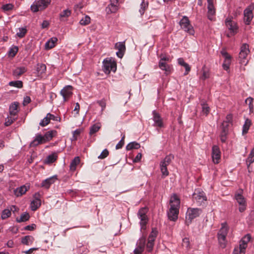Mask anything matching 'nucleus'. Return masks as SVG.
<instances>
[{"instance_id":"obj_1","label":"nucleus","mask_w":254,"mask_h":254,"mask_svg":"<svg viewBox=\"0 0 254 254\" xmlns=\"http://www.w3.org/2000/svg\"><path fill=\"white\" fill-rule=\"evenodd\" d=\"M170 208L167 212L168 218L172 221H176L178 218L180 201L178 196L174 194L170 200Z\"/></svg>"},{"instance_id":"obj_2","label":"nucleus","mask_w":254,"mask_h":254,"mask_svg":"<svg viewBox=\"0 0 254 254\" xmlns=\"http://www.w3.org/2000/svg\"><path fill=\"white\" fill-rule=\"evenodd\" d=\"M51 0H35L30 6L33 12H37L45 9L51 3Z\"/></svg>"},{"instance_id":"obj_3","label":"nucleus","mask_w":254,"mask_h":254,"mask_svg":"<svg viewBox=\"0 0 254 254\" xmlns=\"http://www.w3.org/2000/svg\"><path fill=\"white\" fill-rule=\"evenodd\" d=\"M202 213V210L197 208H189L186 216V224L189 226L192 220L198 217Z\"/></svg>"},{"instance_id":"obj_4","label":"nucleus","mask_w":254,"mask_h":254,"mask_svg":"<svg viewBox=\"0 0 254 254\" xmlns=\"http://www.w3.org/2000/svg\"><path fill=\"white\" fill-rule=\"evenodd\" d=\"M228 227L226 223H222L221 228L219 231L217 236L219 245L222 248H224L226 246V237L227 235Z\"/></svg>"},{"instance_id":"obj_5","label":"nucleus","mask_w":254,"mask_h":254,"mask_svg":"<svg viewBox=\"0 0 254 254\" xmlns=\"http://www.w3.org/2000/svg\"><path fill=\"white\" fill-rule=\"evenodd\" d=\"M250 53L249 46L247 44H243L241 47V50L239 53V60L241 64L246 65L248 62L247 56Z\"/></svg>"},{"instance_id":"obj_6","label":"nucleus","mask_w":254,"mask_h":254,"mask_svg":"<svg viewBox=\"0 0 254 254\" xmlns=\"http://www.w3.org/2000/svg\"><path fill=\"white\" fill-rule=\"evenodd\" d=\"M192 198L195 201L198 205H202L205 204L207 200V197L205 193L199 190H195L192 194Z\"/></svg>"},{"instance_id":"obj_7","label":"nucleus","mask_w":254,"mask_h":254,"mask_svg":"<svg viewBox=\"0 0 254 254\" xmlns=\"http://www.w3.org/2000/svg\"><path fill=\"white\" fill-rule=\"evenodd\" d=\"M179 24L181 28L184 29L185 31L190 35H194V30L190 24V21L188 17L184 16L182 19L180 20Z\"/></svg>"},{"instance_id":"obj_8","label":"nucleus","mask_w":254,"mask_h":254,"mask_svg":"<svg viewBox=\"0 0 254 254\" xmlns=\"http://www.w3.org/2000/svg\"><path fill=\"white\" fill-rule=\"evenodd\" d=\"M116 63L112 60H104L103 62V70L106 74H109L111 71L116 70Z\"/></svg>"},{"instance_id":"obj_9","label":"nucleus","mask_w":254,"mask_h":254,"mask_svg":"<svg viewBox=\"0 0 254 254\" xmlns=\"http://www.w3.org/2000/svg\"><path fill=\"white\" fill-rule=\"evenodd\" d=\"M251 236L250 234L245 235L240 241L238 249L239 254H245L246 249L248 247V243L250 242Z\"/></svg>"},{"instance_id":"obj_10","label":"nucleus","mask_w":254,"mask_h":254,"mask_svg":"<svg viewBox=\"0 0 254 254\" xmlns=\"http://www.w3.org/2000/svg\"><path fill=\"white\" fill-rule=\"evenodd\" d=\"M147 211V208L142 207L138 212V217L140 219V224L141 226V229H144V227L145 226L148 222V219L146 215Z\"/></svg>"},{"instance_id":"obj_11","label":"nucleus","mask_w":254,"mask_h":254,"mask_svg":"<svg viewBox=\"0 0 254 254\" xmlns=\"http://www.w3.org/2000/svg\"><path fill=\"white\" fill-rule=\"evenodd\" d=\"M42 194L39 192H36L34 195V199L31 201L30 207L32 211L36 210L41 205V200Z\"/></svg>"},{"instance_id":"obj_12","label":"nucleus","mask_w":254,"mask_h":254,"mask_svg":"<svg viewBox=\"0 0 254 254\" xmlns=\"http://www.w3.org/2000/svg\"><path fill=\"white\" fill-rule=\"evenodd\" d=\"M237 203L239 204V210L240 212H244L246 209L247 203L245 197L240 193H237L235 196Z\"/></svg>"},{"instance_id":"obj_13","label":"nucleus","mask_w":254,"mask_h":254,"mask_svg":"<svg viewBox=\"0 0 254 254\" xmlns=\"http://www.w3.org/2000/svg\"><path fill=\"white\" fill-rule=\"evenodd\" d=\"M253 7L251 5L249 6L244 11V21L247 25H249L254 17Z\"/></svg>"},{"instance_id":"obj_14","label":"nucleus","mask_w":254,"mask_h":254,"mask_svg":"<svg viewBox=\"0 0 254 254\" xmlns=\"http://www.w3.org/2000/svg\"><path fill=\"white\" fill-rule=\"evenodd\" d=\"M225 23L227 27L233 35L237 33L238 26L234 21L231 19L227 18L225 21Z\"/></svg>"},{"instance_id":"obj_15","label":"nucleus","mask_w":254,"mask_h":254,"mask_svg":"<svg viewBox=\"0 0 254 254\" xmlns=\"http://www.w3.org/2000/svg\"><path fill=\"white\" fill-rule=\"evenodd\" d=\"M229 124L227 121H224L221 124L222 131L220 134L221 141L225 142L227 139V134L228 131Z\"/></svg>"},{"instance_id":"obj_16","label":"nucleus","mask_w":254,"mask_h":254,"mask_svg":"<svg viewBox=\"0 0 254 254\" xmlns=\"http://www.w3.org/2000/svg\"><path fill=\"white\" fill-rule=\"evenodd\" d=\"M72 87L70 85L64 87L61 91V94L63 97L64 101H66L72 94Z\"/></svg>"},{"instance_id":"obj_17","label":"nucleus","mask_w":254,"mask_h":254,"mask_svg":"<svg viewBox=\"0 0 254 254\" xmlns=\"http://www.w3.org/2000/svg\"><path fill=\"white\" fill-rule=\"evenodd\" d=\"M212 157L214 163L217 164L219 163L220 159V151L219 147L216 145L212 147Z\"/></svg>"},{"instance_id":"obj_18","label":"nucleus","mask_w":254,"mask_h":254,"mask_svg":"<svg viewBox=\"0 0 254 254\" xmlns=\"http://www.w3.org/2000/svg\"><path fill=\"white\" fill-rule=\"evenodd\" d=\"M207 1L208 3V18L212 20L213 16L215 14V9L213 5V0H207Z\"/></svg>"},{"instance_id":"obj_19","label":"nucleus","mask_w":254,"mask_h":254,"mask_svg":"<svg viewBox=\"0 0 254 254\" xmlns=\"http://www.w3.org/2000/svg\"><path fill=\"white\" fill-rule=\"evenodd\" d=\"M152 113L153 115V120L154 122L153 126L154 127H163V123L159 114L156 113L155 111H153Z\"/></svg>"},{"instance_id":"obj_20","label":"nucleus","mask_w":254,"mask_h":254,"mask_svg":"<svg viewBox=\"0 0 254 254\" xmlns=\"http://www.w3.org/2000/svg\"><path fill=\"white\" fill-rule=\"evenodd\" d=\"M56 179V176H53L47 178L42 181L41 186L42 187L48 189L52 184L54 183Z\"/></svg>"},{"instance_id":"obj_21","label":"nucleus","mask_w":254,"mask_h":254,"mask_svg":"<svg viewBox=\"0 0 254 254\" xmlns=\"http://www.w3.org/2000/svg\"><path fill=\"white\" fill-rule=\"evenodd\" d=\"M118 0H111V3L106 8L107 13H114L118 10Z\"/></svg>"},{"instance_id":"obj_22","label":"nucleus","mask_w":254,"mask_h":254,"mask_svg":"<svg viewBox=\"0 0 254 254\" xmlns=\"http://www.w3.org/2000/svg\"><path fill=\"white\" fill-rule=\"evenodd\" d=\"M174 158L173 154H170L167 155L160 163V167L167 168V166L171 163Z\"/></svg>"},{"instance_id":"obj_23","label":"nucleus","mask_w":254,"mask_h":254,"mask_svg":"<svg viewBox=\"0 0 254 254\" xmlns=\"http://www.w3.org/2000/svg\"><path fill=\"white\" fill-rule=\"evenodd\" d=\"M43 135L40 134L36 135L34 139L30 143V146L32 147L36 146L40 144L45 143Z\"/></svg>"},{"instance_id":"obj_24","label":"nucleus","mask_w":254,"mask_h":254,"mask_svg":"<svg viewBox=\"0 0 254 254\" xmlns=\"http://www.w3.org/2000/svg\"><path fill=\"white\" fill-rule=\"evenodd\" d=\"M159 67L162 70H165L166 74H168L171 71V67L163 60H160Z\"/></svg>"},{"instance_id":"obj_25","label":"nucleus","mask_w":254,"mask_h":254,"mask_svg":"<svg viewBox=\"0 0 254 254\" xmlns=\"http://www.w3.org/2000/svg\"><path fill=\"white\" fill-rule=\"evenodd\" d=\"M58 41V39L56 37H52L50 38L46 43L45 45V49L49 50L53 48L55 46V44Z\"/></svg>"},{"instance_id":"obj_26","label":"nucleus","mask_w":254,"mask_h":254,"mask_svg":"<svg viewBox=\"0 0 254 254\" xmlns=\"http://www.w3.org/2000/svg\"><path fill=\"white\" fill-rule=\"evenodd\" d=\"M27 69L24 66L17 67L13 70V75L15 76H19L26 72Z\"/></svg>"},{"instance_id":"obj_27","label":"nucleus","mask_w":254,"mask_h":254,"mask_svg":"<svg viewBox=\"0 0 254 254\" xmlns=\"http://www.w3.org/2000/svg\"><path fill=\"white\" fill-rule=\"evenodd\" d=\"M56 133V131L55 130H50L46 132L44 135H43V137L45 142H47L50 140H51L55 134Z\"/></svg>"},{"instance_id":"obj_28","label":"nucleus","mask_w":254,"mask_h":254,"mask_svg":"<svg viewBox=\"0 0 254 254\" xmlns=\"http://www.w3.org/2000/svg\"><path fill=\"white\" fill-rule=\"evenodd\" d=\"M46 71V66L43 64H38L36 66V71L38 76H41Z\"/></svg>"},{"instance_id":"obj_29","label":"nucleus","mask_w":254,"mask_h":254,"mask_svg":"<svg viewBox=\"0 0 254 254\" xmlns=\"http://www.w3.org/2000/svg\"><path fill=\"white\" fill-rule=\"evenodd\" d=\"M34 240V238L32 236H26L21 239V243L25 245H31Z\"/></svg>"},{"instance_id":"obj_30","label":"nucleus","mask_w":254,"mask_h":254,"mask_svg":"<svg viewBox=\"0 0 254 254\" xmlns=\"http://www.w3.org/2000/svg\"><path fill=\"white\" fill-rule=\"evenodd\" d=\"M146 243V238L145 237L142 236L138 241L136 244V248L140 251H144L145 245Z\"/></svg>"},{"instance_id":"obj_31","label":"nucleus","mask_w":254,"mask_h":254,"mask_svg":"<svg viewBox=\"0 0 254 254\" xmlns=\"http://www.w3.org/2000/svg\"><path fill=\"white\" fill-rule=\"evenodd\" d=\"M80 163L79 157H75L71 162L70 164V170L72 171L75 170L77 165Z\"/></svg>"},{"instance_id":"obj_32","label":"nucleus","mask_w":254,"mask_h":254,"mask_svg":"<svg viewBox=\"0 0 254 254\" xmlns=\"http://www.w3.org/2000/svg\"><path fill=\"white\" fill-rule=\"evenodd\" d=\"M18 103H14L12 104L9 107V113L11 116H14L16 115L17 112Z\"/></svg>"},{"instance_id":"obj_33","label":"nucleus","mask_w":254,"mask_h":254,"mask_svg":"<svg viewBox=\"0 0 254 254\" xmlns=\"http://www.w3.org/2000/svg\"><path fill=\"white\" fill-rule=\"evenodd\" d=\"M254 162V148L252 149L250 153L249 154L246 163L248 167H249L251 164Z\"/></svg>"},{"instance_id":"obj_34","label":"nucleus","mask_w":254,"mask_h":254,"mask_svg":"<svg viewBox=\"0 0 254 254\" xmlns=\"http://www.w3.org/2000/svg\"><path fill=\"white\" fill-rule=\"evenodd\" d=\"M251 121L250 119H247L245 120V124L243 127V134H245L248 132L249 128L251 125Z\"/></svg>"},{"instance_id":"obj_35","label":"nucleus","mask_w":254,"mask_h":254,"mask_svg":"<svg viewBox=\"0 0 254 254\" xmlns=\"http://www.w3.org/2000/svg\"><path fill=\"white\" fill-rule=\"evenodd\" d=\"M58 156L55 153H53L52 154H50L48 155L45 161V162L47 164H50L54 162L57 159Z\"/></svg>"},{"instance_id":"obj_36","label":"nucleus","mask_w":254,"mask_h":254,"mask_svg":"<svg viewBox=\"0 0 254 254\" xmlns=\"http://www.w3.org/2000/svg\"><path fill=\"white\" fill-rule=\"evenodd\" d=\"M140 145L138 143H137L135 141H133V142H130L126 146V149L127 150H130L133 149H138L139 148H140Z\"/></svg>"},{"instance_id":"obj_37","label":"nucleus","mask_w":254,"mask_h":254,"mask_svg":"<svg viewBox=\"0 0 254 254\" xmlns=\"http://www.w3.org/2000/svg\"><path fill=\"white\" fill-rule=\"evenodd\" d=\"M140 7L139 9V11L141 14V15H142L144 13L145 11L146 10V9L148 7V2L147 1H145L144 0H142L141 3L140 4Z\"/></svg>"},{"instance_id":"obj_38","label":"nucleus","mask_w":254,"mask_h":254,"mask_svg":"<svg viewBox=\"0 0 254 254\" xmlns=\"http://www.w3.org/2000/svg\"><path fill=\"white\" fill-rule=\"evenodd\" d=\"M30 216L29 213L27 212H25L21 214L20 218H17L16 220L17 222L20 223L28 220Z\"/></svg>"},{"instance_id":"obj_39","label":"nucleus","mask_w":254,"mask_h":254,"mask_svg":"<svg viewBox=\"0 0 254 254\" xmlns=\"http://www.w3.org/2000/svg\"><path fill=\"white\" fill-rule=\"evenodd\" d=\"M101 124L100 123H97L92 126L90 128V134H93L97 132L101 128Z\"/></svg>"},{"instance_id":"obj_40","label":"nucleus","mask_w":254,"mask_h":254,"mask_svg":"<svg viewBox=\"0 0 254 254\" xmlns=\"http://www.w3.org/2000/svg\"><path fill=\"white\" fill-rule=\"evenodd\" d=\"M11 215V213L10 212V210L6 208L4 209L1 212V218L2 220H5L10 217Z\"/></svg>"},{"instance_id":"obj_41","label":"nucleus","mask_w":254,"mask_h":254,"mask_svg":"<svg viewBox=\"0 0 254 254\" xmlns=\"http://www.w3.org/2000/svg\"><path fill=\"white\" fill-rule=\"evenodd\" d=\"M201 106L202 107V111H201L202 114L207 116L210 111V108H209V106L205 102L201 103Z\"/></svg>"},{"instance_id":"obj_42","label":"nucleus","mask_w":254,"mask_h":254,"mask_svg":"<svg viewBox=\"0 0 254 254\" xmlns=\"http://www.w3.org/2000/svg\"><path fill=\"white\" fill-rule=\"evenodd\" d=\"M9 85L11 86L21 88L23 87V82L20 80L12 81L9 82Z\"/></svg>"},{"instance_id":"obj_43","label":"nucleus","mask_w":254,"mask_h":254,"mask_svg":"<svg viewBox=\"0 0 254 254\" xmlns=\"http://www.w3.org/2000/svg\"><path fill=\"white\" fill-rule=\"evenodd\" d=\"M90 17L88 15H85L79 21L80 25L85 26L89 24L90 23Z\"/></svg>"},{"instance_id":"obj_44","label":"nucleus","mask_w":254,"mask_h":254,"mask_svg":"<svg viewBox=\"0 0 254 254\" xmlns=\"http://www.w3.org/2000/svg\"><path fill=\"white\" fill-rule=\"evenodd\" d=\"M115 48L120 51H125L126 46L125 42H118L115 45Z\"/></svg>"},{"instance_id":"obj_45","label":"nucleus","mask_w":254,"mask_h":254,"mask_svg":"<svg viewBox=\"0 0 254 254\" xmlns=\"http://www.w3.org/2000/svg\"><path fill=\"white\" fill-rule=\"evenodd\" d=\"M27 190V187L25 186H22L16 190L17 195H22L24 194Z\"/></svg>"},{"instance_id":"obj_46","label":"nucleus","mask_w":254,"mask_h":254,"mask_svg":"<svg viewBox=\"0 0 254 254\" xmlns=\"http://www.w3.org/2000/svg\"><path fill=\"white\" fill-rule=\"evenodd\" d=\"M18 30L19 31L17 32L16 35L20 38H23L27 33V29L25 27L19 28Z\"/></svg>"},{"instance_id":"obj_47","label":"nucleus","mask_w":254,"mask_h":254,"mask_svg":"<svg viewBox=\"0 0 254 254\" xmlns=\"http://www.w3.org/2000/svg\"><path fill=\"white\" fill-rule=\"evenodd\" d=\"M154 241H155L153 240L152 239H148V242L146 244V248L148 252H150L152 251L154 245Z\"/></svg>"},{"instance_id":"obj_48","label":"nucleus","mask_w":254,"mask_h":254,"mask_svg":"<svg viewBox=\"0 0 254 254\" xmlns=\"http://www.w3.org/2000/svg\"><path fill=\"white\" fill-rule=\"evenodd\" d=\"M48 115L49 113L47 114L46 117H45L39 123V125L41 127H45L49 124L50 121Z\"/></svg>"},{"instance_id":"obj_49","label":"nucleus","mask_w":254,"mask_h":254,"mask_svg":"<svg viewBox=\"0 0 254 254\" xmlns=\"http://www.w3.org/2000/svg\"><path fill=\"white\" fill-rule=\"evenodd\" d=\"M158 232L155 228H153L152 230V231L151 233L150 234L148 239H152L153 240L155 241V239L157 237Z\"/></svg>"},{"instance_id":"obj_50","label":"nucleus","mask_w":254,"mask_h":254,"mask_svg":"<svg viewBox=\"0 0 254 254\" xmlns=\"http://www.w3.org/2000/svg\"><path fill=\"white\" fill-rule=\"evenodd\" d=\"M231 59H225L223 64V67L224 70H227L229 68V66L231 64Z\"/></svg>"},{"instance_id":"obj_51","label":"nucleus","mask_w":254,"mask_h":254,"mask_svg":"<svg viewBox=\"0 0 254 254\" xmlns=\"http://www.w3.org/2000/svg\"><path fill=\"white\" fill-rule=\"evenodd\" d=\"M71 14V11L68 9L64 10L63 11H62L60 14V16L61 18L63 17H69Z\"/></svg>"},{"instance_id":"obj_52","label":"nucleus","mask_w":254,"mask_h":254,"mask_svg":"<svg viewBox=\"0 0 254 254\" xmlns=\"http://www.w3.org/2000/svg\"><path fill=\"white\" fill-rule=\"evenodd\" d=\"M15 119L16 118L14 116L8 117L4 123L5 126L6 127L10 126L15 120Z\"/></svg>"},{"instance_id":"obj_53","label":"nucleus","mask_w":254,"mask_h":254,"mask_svg":"<svg viewBox=\"0 0 254 254\" xmlns=\"http://www.w3.org/2000/svg\"><path fill=\"white\" fill-rule=\"evenodd\" d=\"M18 50V47L16 46H14L11 48L8 52L9 56L12 57H14L17 53Z\"/></svg>"},{"instance_id":"obj_54","label":"nucleus","mask_w":254,"mask_h":254,"mask_svg":"<svg viewBox=\"0 0 254 254\" xmlns=\"http://www.w3.org/2000/svg\"><path fill=\"white\" fill-rule=\"evenodd\" d=\"M253 101V98L251 97L247 98L245 100L246 104L249 105L250 111H251L253 109V105L252 104Z\"/></svg>"},{"instance_id":"obj_55","label":"nucleus","mask_w":254,"mask_h":254,"mask_svg":"<svg viewBox=\"0 0 254 254\" xmlns=\"http://www.w3.org/2000/svg\"><path fill=\"white\" fill-rule=\"evenodd\" d=\"M14 7V5L11 3H7L2 5V9L5 11L11 10Z\"/></svg>"},{"instance_id":"obj_56","label":"nucleus","mask_w":254,"mask_h":254,"mask_svg":"<svg viewBox=\"0 0 254 254\" xmlns=\"http://www.w3.org/2000/svg\"><path fill=\"white\" fill-rule=\"evenodd\" d=\"M160 168L162 178H165L169 175V171H168L167 168L160 167Z\"/></svg>"},{"instance_id":"obj_57","label":"nucleus","mask_w":254,"mask_h":254,"mask_svg":"<svg viewBox=\"0 0 254 254\" xmlns=\"http://www.w3.org/2000/svg\"><path fill=\"white\" fill-rule=\"evenodd\" d=\"M48 116H49L50 121L52 120L54 121H58V122L61 121V118L57 116H55L53 114H52L49 113Z\"/></svg>"},{"instance_id":"obj_58","label":"nucleus","mask_w":254,"mask_h":254,"mask_svg":"<svg viewBox=\"0 0 254 254\" xmlns=\"http://www.w3.org/2000/svg\"><path fill=\"white\" fill-rule=\"evenodd\" d=\"M109 155V151L107 149H104L102 153L100 154V155L98 156V158L103 159L105 158L107 156Z\"/></svg>"},{"instance_id":"obj_59","label":"nucleus","mask_w":254,"mask_h":254,"mask_svg":"<svg viewBox=\"0 0 254 254\" xmlns=\"http://www.w3.org/2000/svg\"><path fill=\"white\" fill-rule=\"evenodd\" d=\"M124 138H125V135H124L121 140L118 142V143L116 146V148L117 149H119L121 148L124 144Z\"/></svg>"},{"instance_id":"obj_60","label":"nucleus","mask_w":254,"mask_h":254,"mask_svg":"<svg viewBox=\"0 0 254 254\" xmlns=\"http://www.w3.org/2000/svg\"><path fill=\"white\" fill-rule=\"evenodd\" d=\"M182 245L184 247L188 248L189 247L190 241L189 239L188 238H185L183 239Z\"/></svg>"},{"instance_id":"obj_61","label":"nucleus","mask_w":254,"mask_h":254,"mask_svg":"<svg viewBox=\"0 0 254 254\" xmlns=\"http://www.w3.org/2000/svg\"><path fill=\"white\" fill-rule=\"evenodd\" d=\"M83 7V4L82 2H79L78 3L76 4L74 6V10L75 11H78L80 10L81 8Z\"/></svg>"},{"instance_id":"obj_62","label":"nucleus","mask_w":254,"mask_h":254,"mask_svg":"<svg viewBox=\"0 0 254 254\" xmlns=\"http://www.w3.org/2000/svg\"><path fill=\"white\" fill-rule=\"evenodd\" d=\"M209 72L208 71L203 70V74H202V76L200 77V78L202 80H204L206 79L209 78Z\"/></svg>"},{"instance_id":"obj_63","label":"nucleus","mask_w":254,"mask_h":254,"mask_svg":"<svg viewBox=\"0 0 254 254\" xmlns=\"http://www.w3.org/2000/svg\"><path fill=\"white\" fill-rule=\"evenodd\" d=\"M36 226L35 224H32L31 225H27L24 228V230H28V231H32L35 229Z\"/></svg>"},{"instance_id":"obj_64","label":"nucleus","mask_w":254,"mask_h":254,"mask_svg":"<svg viewBox=\"0 0 254 254\" xmlns=\"http://www.w3.org/2000/svg\"><path fill=\"white\" fill-rule=\"evenodd\" d=\"M221 55L223 56L225 59H231V57L230 55L225 50H222L221 52Z\"/></svg>"}]
</instances>
